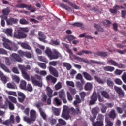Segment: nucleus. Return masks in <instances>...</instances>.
I'll return each mask as SVG.
<instances>
[{
  "instance_id": "32",
  "label": "nucleus",
  "mask_w": 126,
  "mask_h": 126,
  "mask_svg": "<svg viewBox=\"0 0 126 126\" xmlns=\"http://www.w3.org/2000/svg\"><path fill=\"white\" fill-rule=\"evenodd\" d=\"M84 54H86L87 55H88L89 54H91V52L90 51H81L80 52H78L77 53V55H78V56H82Z\"/></svg>"
},
{
  "instance_id": "39",
  "label": "nucleus",
  "mask_w": 126,
  "mask_h": 126,
  "mask_svg": "<svg viewBox=\"0 0 126 126\" xmlns=\"http://www.w3.org/2000/svg\"><path fill=\"white\" fill-rule=\"evenodd\" d=\"M107 63H108L109 64H111V65H114V66H118V63L112 60H109L107 62Z\"/></svg>"
},
{
  "instance_id": "34",
  "label": "nucleus",
  "mask_w": 126,
  "mask_h": 126,
  "mask_svg": "<svg viewBox=\"0 0 126 126\" xmlns=\"http://www.w3.org/2000/svg\"><path fill=\"white\" fill-rule=\"evenodd\" d=\"M12 79L14 80L16 83H19V81H20V78L19 77L16 75H12Z\"/></svg>"
},
{
  "instance_id": "28",
  "label": "nucleus",
  "mask_w": 126,
  "mask_h": 126,
  "mask_svg": "<svg viewBox=\"0 0 126 126\" xmlns=\"http://www.w3.org/2000/svg\"><path fill=\"white\" fill-rule=\"evenodd\" d=\"M59 97L61 99L63 98H65V93H64V90H62L59 92Z\"/></svg>"
},
{
  "instance_id": "51",
  "label": "nucleus",
  "mask_w": 126,
  "mask_h": 126,
  "mask_svg": "<svg viewBox=\"0 0 126 126\" xmlns=\"http://www.w3.org/2000/svg\"><path fill=\"white\" fill-rule=\"evenodd\" d=\"M115 83L116 84H118V85H122L123 82L122 81V80L119 78H116L114 80Z\"/></svg>"
},
{
  "instance_id": "4",
  "label": "nucleus",
  "mask_w": 126,
  "mask_h": 126,
  "mask_svg": "<svg viewBox=\"0 0 126 126\" xmlns=\"http://www.w3.org/2000/svg\"><path fill=\"white\" fill-rule=\"evenodd\" d=\"M30 119L26 116H24L23 120L25 122H27L28 124H31L32 122H34L36 120V116L37 113L36 111L32 109L30 111Z\"/></svg>"
},
{
  "instance_id": "14",
  "label": "nucleus",
  "mask_w": 126,
  "mask_h": 126,
  "mask_svg": "<svg viewBox=\"0 0 126 126\" xmlns=\"http://www.w3.org/2000/svg\"><path fill=\"white\" fill-rule=\"evenodd\" d=\"M18 53L20 55V56H25L26 58H28L29 59H30V58H32V57H33V54H31L29 52H24L22 50H20L19 51Z\"/></svg>"
},
{
  "instance_id": "58",
  "label": "nucleus",
  "mask_w": 126,
  "mask_h": 126,
  "mask_svg": "<svg viewBox=\"0 0 126 126\" xmlns=\"http://www.w3.org/2000/svg\"><path fill=\"white\" fill-rule=\"evenodd\" d=\"M94 79L98 82V83H100L101 84H103L104 83V81L100 80V78H99L97 76H94Z\"/></svg>"
},
{
  "instance_id": "57",
  "label": "nucleus",
  "mask_w": 126,
  "mask_h": 126,
  "mask_svg": "<svg viewBox=\"0 0 126 126\" xmlns=\"http://www.w3.org/2000/svg\"><path fill=\"white\" fill-rule=\"evenodd\" d=\"M101 94L102 95V96H103V97H104L106 99H109V94L105 91L102 92L101 93Z\"/></svg>"
},
{
  "instance_id": "8",
  "label": "nucleus",
  "mask_w": 126,
  "mask_h": 126,
  "mask_svg": "<svg viewBox=\"0 0 126 126\" xmlns=\"http://www.w3.org/2000/svg\"><path fill=\"white\" fill-rule=\"evenodd\" d=\"M52 52L53 53L51 55L50 60H57V59H59V58H61L62 57V55L60 52H59V51H58V50L56 49H53Z\"/></svg>"
},
{
  "instance_id": "42",
  "label": "nucleus",
  "mask_w": 126,
  "mask_h": 126,
  "mask_svg": "<svg viewBox=\"0 0 126 126\" xmlns=\"http://www.w3.org/2000/svg\"><path fill=\"white\" fill-rule=\"evenodd\" d=\"M8 98L11 102H12L13 103H14L15 104H16L17 103V100H16V98L13 96H11L10 95L8 96Z\"/></svg>"
},
{
  "instance_id": "38",
  "label": "nucleus",
  "mask_w": 126,
  "mask_h": 126,
  "mask_svg": "<svg viewBox=\"0 0 126 126\" xmlns=\"http://www.w3.org/2000/svg\"><path fill=\"white\" fill-rule=\"evenodd\" d=\"M19 30L21 32H24V33H28L29 32V28L28 27L20 28Z\"/></svg>"
},
{
  "instance_id": "49",
  "label": "nucleus",
  "mask_w": 126,
  "mask_h": 126,
  "mask_svg": "<svg viewBox=\"0 0 126 126\" xmlns=\"http://www.w3.org/2000/svg\"><path fill=\"white\" fill-rule=\"evenodd\" d=\"M75 60H77V61H78V62H83L84 63H87V61H86V60L84 59L81 58L80 57H78L77 56H74Z\"/></svg>"
},
{
  "instance_id": "24",
  "label": "nucleus",
  "mask_w": 126,
  "mask_h": 126,
  "mask_svg": "<svg viewBox=\"0 0 126 126\" xmlns=\"http://www.w3.org/2000/svg\"><path fill=\"white\" fill-rule=\"evenodd\" d=\"M0 77L2 81L5 84L7 82V79H6V77L4 76L3 73L0 71Z\"/></svg>"
},
{
  "instance_id": "23",
  "label": "nucleus",
  "mask_w": 126,
  "mask_h": 126,
  "mask_svg": "<svg viewBox=\"0 0 126 126\" xmlns=\"http://www.w3.org/2000/svg\"><path fill=\"white\" fill-rule=\"evenodd\" d=\"M26 81L21 80L19 86L20 88L21 89H23V90H25V89H26Z\"/></svg>"
},
{
  "instance_id": "59",
  "label": "nucleus",
  "mask_w": 126,
  "mask_h": 126,
  "mask_svg": "<svg viewBox=\"0 0 126 126\" xmlns=\"http://www.w3.org/2000/svg\"><path fill=\"white\" fill-rule=\"evenodd\" d=\"M66 83L67 85H68V86H72V87H74V83L72 81H67Z\"/></svg>"
},
{
  "instance_id": "11",
  "label": "nucleus",
  "mask_w": 126,
  "mask_h": 126,
  "mask_svg": "<svg viewBox=\"0 0 126 126\" xmlns=\"http://www.w3.org/2000/svg\"><path fill=\"white\" fill-rule=\"evenodd\" d=\"M14 37L15 38H17V39H24V38H26V37H27V35L26 34L23 33L21 32H15L14 33Z\"/></svg>"
},
{
  "instance_id": "37",
  "label": "nucleus",
  "mask_w": 126,
  "mask_h": 126,
  "mask_svg": "<svg viewBox=\"0 0 126 126\" xmlns=\"http://www.w3.org/2000/svg\"><path fill=\"white\" fill-rule=\"evenodd\" d=\"M10 12V10L9 9V8H5L2 10V12L4 15H8Z\"/></svg>"
},
{
  "instance_id": "12",
  "label": "nucleus",
  "mask_w": 126,
  "mask_h": 126,
  "mask_svg": "<svg viewBox=\"0 0 126 126\" xmlns=\"http://www.w3.org/2000/svg\"><path fill=\"white\" fill-rule=\"evenodd\" d=\"M31 80L32 84L35 85V86H39V87H42L43 86V82L42 81H38L36 80V79L34 77H31Z\"/></svg>"
},
{
  "instance_id": "10",
  "label": "nucleus",
  "mask_w": 126,
  "mask_h": 126,
  "mask_svg": "<svg viewBox=\"0 0 126 126\" xmlns=\"http://www.w3.org/2000/svg\"><path fill=\"white\" fill-rule=\"evenodd\" d=\"M10 59L12 62H18L19 63H21L22 62V60H21V58L17 54L15 53H13L11 56Z\"/></svg>"
},
{
  "instance_id": "61",
  "label": "nucleus",
  "mask_w": 126,
  "mask_h": 126,
  "mask_svg": "<svg viewBox=\"0 0 126 126\" xmlns=\"http://www.w3.org/2000/svg\"><path fill=\"white\" fill-rule=\"evenodd\" d=\"M58 122H59V124H60V125H63L64 126L66 125L65 121H64V120H63L62 119H59L58 120Z\"/></svg>"
},
{
  "instance_id": "17",
  "label": "nucleus",
  "mask_w": 126,
  "mask_h": 126,
  "mask_svg": "<svg viewBox=\"0 0 126 126\" xmlns=\"http://www.w3.org/2000/svg\"><path fill=\"white\" fill-rule=\"evenodd\" d=\"M114 89L115 91L120 95V96H125V93L124 92V91L122 90V88L115 86Z\"/></svg>"
},
{
  "instance_id": "15",
  "label": "nucleus",
  "mask_w": 126,
  "mask_h": 126,
  "mask_svg": "<svg viewBox=\"0 0 126 126\" xmlns=\"http://www.w3.org/2000/svg\"><path fill=\"white\" fill-rule=\"evenodd\" d=\"M38 35L39 36L38 37L39 41L43 42V43H47V40H46V35H45L42 32H39Z\"/></svg>"
},
{
  "instance_id": "2",
  "label": "nucleus",
  "mask_w": 126,
  "mask_h": 126,
  "mask_svg": "<svg viewBox=\"0 0 126 126\" xmlns=\"http://www.w3.org/2000/svg\"><path fill=\"white\" fill-rule=\"evenodd\" d=\"M69 112H72L73 114H79L80 111H79V108H76V110L73 107H71L70 109L68 106L66 105H64L63 106V112L61 115L62 118H63L65 120H68L70 118L69 116Z\"/></svg>"
},
{
  "instance_id": "50",
  "label": "nucleus",
  "mask_w": 126,
  "mask_h": 126,
  "mask_svg": "<svg viewBox=\"0 0 126 126\" xmlns=\"http://www.w3.org/2000/svg\"><path fill=\"white\" fill-rule=\"evenodd\" d=\"M80 99H79V96L78 95H76V101L74 102V105L75 106H76L77 104L80 103Z\"/></svg>"
},
{
  "instance_id": "30",
  "label": "nucleus",
  "mask_w": 126,
  "mask_h": 126,
  "mask_svg": "<svg viewBox=\"0 0 126 126\" xmlns=\"http://www.w3.org/2000/svg\"><path fill=\"white\" fill-rule=\"evenodd\" d=\"M103 69L105 70V71H110V72H112L115 70V68L114 67L107 66L106 67H104L103 68Z\"/></svg>"
},
{
  "instance_id": "43",
  "label": "nucleus",
  "mask_w": 126,
  "mask_h": 126,
  "mask_svg": "<svg viewBox=\"0 0 126 126\" xmlns=\"http://www.w3.org/2000/svg\"><path fill=\"white\" fill-rule=\"evenodd\" d=\"M54 87L55 90H59L61 89V88H62V83L60 82H59L55 85Z\"/></svg>"
},
{
  "instance_id": "3",
  "label": "nucleus",
  "mask_w": 126,
  "mask_h": 126,
  "mask_svg": "<svg viewBox=\"0 0 126 126\" xmlns=\"http://www.w3.org/2000/svg\"><path fill=\"white\" fill-rule=\"evenodd\" d=\"M46 91L49 97L48 98L46 95L43 94L42 96V101L43 102H47L48 105H51V103H52L51 98L53 97V90L49 87H47Z\"/></svg>"
},
{
  "instance_id": "48",
  "label": "nucleus",
  "mask_w": 126,
  "mask_h": 126,
  "mask_svg": "<svg viewBox=\"0 0 126 126\" xmlns=\"http://www.w3.org/2000/svg\"><path fill=\"white\" fill-rule=\"evenodd\" d=\"M105 123H106L105 126H113V123H112L108 118H105Z\"/></svg>"
},
{
  "instance_id": "60",
  "label": "nucleus",
  "mask_w": 126,
  "mask_h": 126,
  "mask_svg": "<svg viewBox=\"0 0 126 126\" xmlns=\"http://www.w3.org/2000/svg\"><path fill=\"white\" fill-rule=\"evenodd\" d=\"M97 55L102 57H106V56H107V53L98 52L97 53Z\"/></svg>"
},
{
  "instance_id": "55",
  "label": "nucleus",
  "mask_w": 126,
  "mask_h": 126,
  "mask_svg": "<svg viewBox=\"0 0 126 126\" xmlns=\"http://www.w3.org/2000/svg\"><path fill=\"white\" fill-rule=\"evenodd\" d=\"M121 78L123 81V82H124V83H126V72H124L123 75L121 76Z\"/></svg>"
},
{
  "instance_id": "47",
  "label": "nucleus",
  "mask_w": 126,
  "mask_h": 126,
  "mask_svg": "<svg viewBox=\"0 0 126 126\" xmlns=\"http://www.w3.org/2000/svg\"><path fill=\"white\" fill-rule=\"evenodd\" d=\"M63 65L64 67H66L67 70H69L71 69V65L68 63H63Z\"/></svg>"
},
{
  "instance_id": "16",
  "label": "nucleus",
  "mask_w": 126,
  "mask_h": 126,
  "mask_svg": "<svg viewBox=\"0 0 126 126\" xmlns=\"http://www.w3.org/2000/svg\"><path fill=\"white\" fill-rule=\"evenodd\" d=\"M36 106L37 108H38L41 117L43 118V119H44V120H45L46 118L47 117V115H46V113H45V112H44V111H43L42 109L40 108V106H42V104H41V103H39L38 104H36Z\"/></svg>"
},
{
  "instance_id": "13",
  "label": "nucleus",
  "mask_w": 126,
  "mask_h": 126,
  "mask_svg": "<svg viewBox=\"0 0 126 126\" xmlns=\"http://www.w3.org/2000/svg\"><path fill=\"white\" fill-rule=\"evenodd\" d=\"M9 105V108L10 110H14V105L12 103L10 102L8 100H7L5 105L3 106H1L0 108H3L4 109H5L7 108V106Z\"/></svg>"
},
{
  "instance_id": "22",
  "label": "nucleus",
  "mask_w": 126,
  "mask_h": 126,
  "mask_svg": "<svg viewBox=\"0 0 126 126\" xmlns=\"http://www.w3.org/2000/svg\"><path fill=\"white\" fill-rule=\"evenodd\" d=\"M46 80L47 81H50L51 80L53 84H55L56 82H57V78L51 76L49 75L46 77Z\"/></svg>"
},
{
  "instance_id": "63",
  "label": "nucleus",
  "mask_w": 126,
  "mask_h": 126,
  "mask_svg": "<svg viewBox=\"0 0 126 126\" xmlns=\"http://www.w3.org/2000/svg\"><path fill=\"white\" fill-rule=\"evenodd\" d=\"M20 23L21 24H27L28 22H27V21H26L25 19H22L20 20Z\"/></svg>"
},
{
  "instance_id": "25",
  "label": "nucleus",
  "mask_w": 126,
  "mask_h": 126,
  "mask_svg": "<svg viewBox=\"0 0 126 126\" xmlns=\"http://www.w3.org/2000/svg\"><path fill=\"white\" fill-rule=\"evenodd\" d=\"M62 1H63V2H65V3H68V4L71 5V6H72V7H73V8H75V9H78L79 8V7L76 6V5L71 3L68 0H62Z\"/></svg>"
},
{
  "instance_id": "27",
  "label": "nucleus",
  "mask_w": 126,
  "mask_h": 126,
  "mask_svg": "<svg viewBox=\"0 0 126 126\" xmlns=\"http://www.w3.org/2000/svg\"><path fill=\"white\" fill-rule=\"evenodd\" d=\"M52 110L55 116H59L60 112H61V110L60 109L52 107Z\"/></svg>"
},
{
  "instance_id": "9",
  "label": "nucleus",
  "mask_w": 126,
  "mask_h": 126,
  "mask_svg": "<svg viewBox=\"0 0 126 126\" xmlns=\"http://www.w3.org/2000/svg\"><path fill=\"white\" fill-rule=\"evenodd\" d=\"M5 20L6 21L7 25H13V24H15L18 22L17 19H14L13 18L7 19V17H5Z\"/></svg>"
},
{
  "instance_id": "36",
  "label": "nucleus",
  "mask_w": 126,
  "mask_h": 126,
  "mask_svg": "<svg viewBox=\"0 0 126 126\" xmlns=\"http://www.w3.org/2000/svg\"><path fill=\"white\" fill-rule=\"evenodd\" d=\"M25 90H27L28 91H29L30 92H31L33 91V87H32V85L30 84H28L26 87V89Z\"/></svg>"
},
{
  "instance_id": "6",
  "label": "nucleus",
  "mask_w": 126,
  "mask_h": 126,
  "mask_svg": "<svg viewBox=\"0 0 126 126\" xmlns=\"http://www.w3.org/2000/svg\"><path fill=\"white\" fill-rule=\"evenodd\" d=\"M97 97L98 98V100L99 102H103V99L101 98L100 96V94H96L95 92H94L93 95L91 97V100L90 101V105H94L95 104L96 101H97Z\"/></svg>"
},
{
  "instance_id": "26",
  "label": "nucleus",
  "mask_w": 126,
  "mask_h": 126,
  "mask_svg": "<svg viewBox=\"0 0 126 126\" xmlns=\"http://www.w3.org/2000/svg\"><path fill=\"white\" fill-rule=\"evenodd\" d=\"M20 45H21V46L22 48H23L24 49H26V50H31V47L28 45V43H18Z\"/></svg>"
},
{
  "instance_id": "5",
  "label": "nucleus",
  "mask_w": 126,
  "mask_h": 126,
  "mask_svg": "<svg viewBox=\"0 0 126 126\" xmlns=\"http://www.w3.org/2000/svg\"><path fill=\"white\" fill-rule=\"evenodd\" d=\"M2 41L4 42L3 45L5 49L10 50L11 51H16L17 50L18 48L15 45H14V47H10V46H9L8 44H11V41L6 39L4 36L2 37Z\"/></svg>"
},
{
  "instance_id": "33",
  "label": "nucleus",
  "mask_w": 126,
  "mask_h": 126,
  "mask_svg": "<svg viewBox=\"0 0 126 126\" xmlns=\"http://www.w3.org/2000/svg\"><path fill=\"white\" fill-rule=\"evenodd\" d=\"M54 104L57 106H61L62 102L58 98H55L54 99Z\"/></svg>"
},
{
  "instance_id": "1",
  "label": "nucleus",
  "mask_w": 126,
  "mask_h": 126,
  "mask_svg": "<svg viewBox=\"0 0 126 126\" xmlns=\"http://www.w3.org/2000/svg\"><path fill=\"white\" fill-rule=\"evenodd\" d=\"M100 112V109L98 108H94L92 109V113L94 115L93 118L92 117L90 118V121L92 122L93 126H103L104 124H103V121L104 120V116L102 114H99L97 118V122L94 123L95 119H96V115Z\"/></svg>"
},
{
  "instance_id": "40",
  "label": "nucleus",
  "mask_w": 126,
  "mask_h": 126,
  "mask_svg": "<svg viewBox=\"0 0 126 126\" xmlns=\"http://www.w3.org/2000/svg\"><path fill=\"white\" fill-rule=\"evenodd\" d=\"M38 59L40 62H43L44 63H48V60H47V59H46V58L43 56H38Z\"/></svg>"
},
{
  "instance_id": "44",
  "label": "nucleus",
  "mask_w": 126,
  "mask_h": 126,
  "mask_svg": "<svg viewBox=\"0 0 126 126\" xmlns=\"http://www.w3.org/2000/svg\"><path fill=\"white\" fill-rule=\"evenodd\" d=\"M37 64L41 68H42V69H46V68H47V65L44 63L39 62L37 63Z\"/></svg>"
},
{
  "instance_id": "62",
  "label": "nucleus",
  "mask_w": 126,
  "mask_h": 126,
  "mask_svg": "<svg viewBox=\"0 0 126 126\" xmlns=\"http://www.w3.org/2000/svg\"><path fill=\"white\" fill-rule=\"evenodd\" d=\"M107 84L108 85V86H113V85H114L113 82L110 80L109 79L107 80Z\"/></svg>"
},
{
  "instance_id": "41",
  "label": "nucleus",
  "mask_w": 126,
  "mask_h": 126,
  "mask_svg": "<svg viewBox=\"0 0 126 126\" xmlns=\"http://www.w3.org/2000/svg\"><path fill=\"white\" fill-rule=\"evenodd\" d=\"M85 78L87 79V80H92V78H91V76L90 75L87 74L86 72H84L83 73Z\"/></svg>"
},
{
  "instance_id": "7",
  "label": "nucleus",
  "mask_w": 126,
  "mask_h": 126,
  "mask_svg": "<svg viewBox=\"0 0 126 126\" xmlns=\"http://www.w3.org/2000/svg\"><path fill=\"white\" fill-rule=\"evenodd\" d=\"M18 67L21 70L22 76L24 77V78L27 80H28V81H30V77H29V75H28V74H27V73L24 71L25 67H24L23 65H19Z\"/></svg>"
},
{
  "instance_id": "31",
  "label": "nucleus",
  "mask_w": 126,
  "mask_h": 126,
  "mask_svg": "<svg viewBox=\"0 0 126 126\" xmlns=\"http://www.w3.org/2000/svg\"><path fill=\"white\" fill-rule=\"evenodd\" d=\"M92 87V84L91 83H87L85 86V90H91Z\"/></svg>"
},
{
  "instance_id": "52",
  "label": "nucleus",
  "mask_w": 126,
  "mask_h": 126,
  "mask_svg": "<svg viewBox=\"0 0 126 126\" xmlns=\"http://www.w3.org/2000/svg\"><path fill=\"white\" fill-rule=\"evenodd\" d=\"M60 5L61 7H62V8H64V9H66V10H70V8L67 6H66V5L64 4L61 3Z\"/></svg>"
},
{
  "instance_id": "20",
  "label": "nucleus",
  "mask_w": 126,
  "mask_h": 126,
  "mask_svg": "<svg viewBox=\"0 0 126 126\" xmlns=\"http://www.w3.org/2000/svg\"><path fill=\"white\" fill-rule=\"evenodd\" d=\"M16 7H18L19 8H26L28 10H30L31 8H32V6H27L25 4H20L16 5Z\"/></svg>"
},
{
  "instance_id": "45",
  "label": "nucleus",
  "mask_w": 126,
  "mask_h": 126,
  "mask_svg": "<svg viewBox=\"0 0 126 126\" xmlns=\"http://www.w3.org/2000/svg\"><path fill=\"white\" fill-rule=\"evenodd\" d=\"M50 45H52L53 46H58V45H60V41L59 40H56V41H54L53 40H51L50 42Z\"/></svg>"
},
{
  "instance_id": "19",
  "label": "nucleus",
  "mask_w": 126,
  "mask_h": 126,
  "mask_svg": "<svg viewBox=\"0 0 126 126\" xmlns=\"http://www.w3.org/2000/svg\"><path fill=\"white\" fill-rule=\"evenodd\" d=\"M49 71L50 73L52 74V75H54V76H55V77H58V76H59L57 70H56L54 67H50Z\"/></svg>"
},
{
  "instance_id": "64",
  "label": "nucleus",
  "mask_w": 126,
  "mask_h": 126,
  "mask_svg": "<svg viewBox=\"0 0 126 126\" xmlns=\"http://www.w3.org/2000/svg\"><path fill=\"white\" fill-rule=\"evenodd\" d=\"M40 75H42L43 76H45L47 75V71L45 70H42L39 72Z\"/></svg>"
},
{
  "instance_id": "35",
  "label": "nucleus",
  "mask_w": 126,
  "mask_h": 126,
  "mask_svg": "<svg viewBox=\"0 0 126 126\" xmlns=\"http://www.w3.org/2000/svg\"><path fill=\"white\" fill-rule=\"evenodd\" d=\"M6 93L8 94V95H11V96H14V97H17V94L16 93V92L8 91H7Z\"/></svg>"
},
{
  "instance_id": "29",
  "label": "nucleus",
  "mask_w": 126,
  "mask_h": 126,
  "mask_svg": "<svg viewBox=\"0 0 126 126\" xmlns=\"http://www.w3.org/2000/svg\"><path fill=\"white\" fill-rule=\"evenodd\" d=\"M116 116L117 114H116V111L114 110H112L109 114V117H110V118H111V119H115Z\"/></svg>"
},
{
  "instance_id": "54",
  "label": "nucleus",
  "mask_w": 126,
  "mask_h": 126,
  "mask_svg": "<svg viewBox=\"0 0 126 126\" xmlns=\"http://www.w3.org/2000/svg\"><path fill=\"white\" fill-rule=\"evenodd\" d=\"M76 79L81 80V82H82V83H84V81H83V80H82V76L80 74H78L77 75V76H76Z\"/></svg>"
},
{
  "instance_id": "56",
  "label": "nucleus",
  "mask_w": 126,
  "mask_h": 126,
  "mask_svg": "<svg viewBox=\"0 0 126 126\" xmlns=\"http://www.w3.org/2000/svg\"><path fill=\"white\" fill-rule=\"evenodd\" d=\"M123 73V70H119V69H116L114 71V74L115 75H121Z\"/></svg>"
},
{
  "instance_id": "18",
  "label": "nucleus",
  "mask_w": 126,
  "mask_h": 126,
  "mask_svg": "<svg viewBox=\"0 0 126 126\" xmlns=\"http://www.w3.org/2000/svg\"><path fill=\"white\" fill-rule=\"evenodd\" d=\"M12 31L13 30L11 28L4 29L3 30V32L5 33L9 37H12Z\"/></svg>"
},
{
  "instance_id": "46",
  "label": "nucleus",
  "mask_w": 126,
  "mask_h": 126,
  "mask_svg": "<svg viewBox=\"0 0 126 126\" xmlns=\"http://www.w3.org/2000/svg\"><path fill=\"white\" fill-rule=\"evenodd\" d=\"M7 88H10L11 89H15L16 88V86L15 85H13L10 83H8L7 84Z\"/></svg>"
},
{
  "instance_id": "53",
  "label": "nucleus",
  "mask_w": 126,
  "mask_h": 126,
  "mask_svg": "<svg viewBox=\"0 0 126 126\" xmlns=\"http://www.w3.org/2000/svg\"><path fill=\"white\" fill-rule=\"evenodd\" d=\"M119 9V6H115L113 9H110V12L111 13H116V12H117V10Z\"/></svg>"
},
{
  "instance_id": "21",
  "label": "nucleus",
  "mask_w": 126,
  "mask_h": 126,
  "mask_svg": "<svg viewBox=\"0 0 126 126\" xmlns=\"http://www.w3.org/2000/svg\"><path fill=\"white\" fill-rule=\"evenodd\" d=\"M45 53L47 56H48V58H49V60H51V57H52V50L49 47H47L45 49Z\"/></svg>"
}]
</instances>
